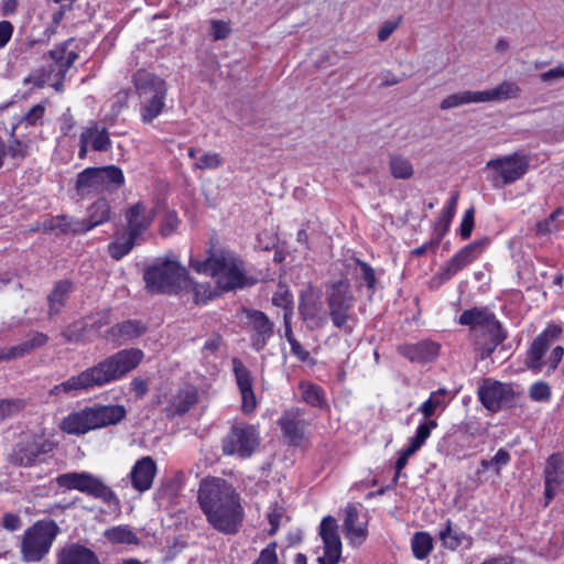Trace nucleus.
Returning a JSON list of instances; mask_svg holds the SVG:
<instances>
[{
  "label": "nucleus",
  "mask_w": 564,
  "mask_h": 564,
  "mask_svg": "<svg viewBox=\"0 0 564 564\" xmlns=\"http://www.w3.org/2000/svg\"><path fill=\"white\" fill-rule=\"evenodd\" d=\"M110 218V205L106 198H98L88 208V218L84 219L87 231Z\"/></svg>",
  "instance_id": "nucleus-36"
},
{
  "label": "nucleus",
  "mask_w": 564,
  "mask_h": 564,
  "mask_svg": "<svg viewBox=\"0 0 564 564\" xmlns=\"http://www.w3.org/2000/svg\"><path fill=\"white\" fill-rule=\"evenodd\" d=\"M273 305L282 307L284 312H292V296L285 285L279 284L272 297Z\"/></svg>",
  "instance_id": "nucleus-48"
},
{
  "label": "nucleus",
  "mask_w": 564,
  "mask_h": 564,
  "mask_svg": "<svg viewBox=\"0 0 564 564\" xmlns=\"http://www.w3.org/2000/svg\"><path fill=\"white\" fill-rule=\"evenodd\" d=\"M59 487L75 489L104 502L110 503L117 501L113 490L107 486L100 478L88 473H67L56 478Z\"/></svg>",
  "instance_id": "nucleus-10"
},
{
  "label": "nucleus",
  "mask_w": 564,
  "mask_h": 564,
  "mask_svg": "<svg viewBox=\"0 0 564 564\" xmlns=\"http://www.w3.org/2000/svg\"><path fill=\"white\" fill-rule=\"evenodd\" d=\"M300 389L302 392V399L307 404L315 408H324L326 405L323 390L318 386L308 382H302L300 384Z\"/></svg>",
  "instance_id": "nucleus-38"
},
{
  "label": "nucleus",
  "mask_w": 564,
  "mask_h": 564,
  "mask_svg": "<svg viewBox=\"0 0 564 564\" xmlns=\"http://www.w3.org/2000/svg\"><path fill=\"white\" fill-rule=\"evenodd\" d=\"M106 538L112 543H126L135 544L138 543V536L134 532L127 528L115 527L106 531Z\"/></svg>",
  "instance_id": "nucleus-44"
},
{
  "label": "nucleus",
  "mask_w": 564,
  "mask_h": 564,
  "mask_svg": "<svg viewBox=\"0 0 564 564\" xmlns=\"http://www.w3.org/2000/svg\"><path fill=\"white\" fill-rule=\"evenodd\" d=\"M35 346V337L30 338L28 341L0 350V362L4 360L15 359L24 356Z\"/></svg>",
  "instance_id": "nucleus-46"
},
{
  "label": "nucleus",
  "mask_w": 564,
  "mask_h": 564,
  "mask_svg": "<svg viewBox=\"0 0 564 564\" xmlns=\"http://www.w3.org/2000/svg\"><path fill=\"white\" fill-rule=\"evenodd\" d=\"M145 326L141 322L129 319L111 326L107 330L105 337L122 345L142 336L145 333Z\"/></svg>",
  "instance_id": "nucleus-24"
},
{
  "label": "nucleus",
  "mask_w": 564,
  "mask_h": 564,
  "mask_svg": "<svg viewBox=\"0 0 564 564\" xmlns=\"http://www.w3.org/2000/svg\"><path fill=\"white\" fill-rule=\"evenodd\" d=\"M180 220L176 212L167 210L161 224L160 232L163 237L174 234L178 227Z\"/></svg>",
  "instance_id": "nucleus-50"
},
{
  "label": "nucleus",
  "mask_w": 564,
  "mask_h": 564,
  "mask_svg": "<svg viewBox=\"0 0 564 564\" xmlns=\"http://www.w3.org/2000/svg\"><path fill=\"white\" fill-rule=\"evenodd\" d=\"M231 32L230 24L223 20H213L210 22V34L214 41L225 40Z\"/></svg>",
  "instance_id": "nucleus-53"
},
{
  "label": "nucleus",
  "mask_w": 564,
  "mask_h": 564,
  "mask_svg": "<svg viewBox=\"0 0 564 564\" xmlns=\"http://www.w3.org/2000/svg\"><path fill=\"white\" fill-rule=\"evenodd\" d=\"M43 229L56 235H78L87 231L84 219H75L66 215L52 217L43 223Z\"/></svg>",
  "instance_id": "nucleus-26"
},
{
  "label": "nucleus",
  "mask_w": 564,
  "mask_h": 564,
  "mask_svg": "<svg viewBox=\"0 0 564 564\" xmlns=\"http://www.w3.org/2000/svg\"><path fill=\"white\" fill-rule=\"evenodd\" d=\"M520 87L512 82L505 80L499 86L484 91H458L445 97L440 108L448 110L468 104H479L489 101H500L517 98L520 95Z\"/></svg>",
  "instance_id": "nucleus-8"
},
{
  "label": "nucleus",
  "mask_w": 564,
  "mask_h": 564,
  "mask_svg": "<svg viewBox=\"0 0 564 564\" xmlns=\"http://www.w3.org/2000/svg\"><path fill=\"white\" fill-rule=\"evenodd\" d=\"M50 56L55 63V66L53 67L52 72H56V76H58V79L53 84V87L57 91H59L63 87V78L65 73L73 65L78 55L74 52H69L67 56H65V50L63 47H59L56 50H52L50 52Z\"/></svg>",
  "instance_id": "nucleus-34"
},
{
  "label": "nucleus",
  "mask_w": 564,
  "mask_h": 564,
  "mask_svg": "<svg viewBox=\"0 0 564 564\" xmlns=\"http://www.w3.org/2000/svg\"><path fill=\"white\" fill-rule=\"evenodd\" d=\"M57 564H100V562L90 549L72 543L61 550Z\"/></svg>",
  "instance_id": "nucleus-25"
},
{
  "label": "nucleus",
  "mask_w": 564,
  "mask_h": 564,
  "mask_svg": "<svg viewBox=\"0 0 564 564\" xmlns=\"http://www.w3.org/2000/svg\"><path fill=\"white\" fill-rule=\"evenodd\" d=\"M59 529L53 520L37 521V561L50 550Z\"/></svg>",
  "instance_id": "nucleus-32"
},
{
  "label": "nucleus",
  "mask_w": 564,
  "mask_h": 564,
  "mask_svg": "<svg viewBox=\"0 0 564 564\" xmlns=\"http://www.w3.org/2000/svg\"><path fill=\"white\" fill-rule=\"evenodd\" d=\"M561 327L550 325L541 335H539L531 344L528 351L525 365L533 371H540L542 368V358L549 349L551 343L561 335Z\"/></svg>",
  "instance_id": "nucleus-15"
},
{
  "label": "nucleus",
  "mask_w": 564,
  "mask_h": 564,
  "mask_svg": "<svg viewBox=\"0 0 564 564\" xmlns=\"http://www.w3.org/2000/svg\"><path fill=\"white\" fill-rule=\"evenodd\" d=\"M389 170L394 178L400 180H409L414 173V169L410 160L401 154L389 155Z\"/></svg>",
  "instance_id": "nucleus-37"
},
{
  "label": "nucleus",
  "mask_w": 564,
  "mask_h": 564,
  "mask_svg": "<svg viewBox=\"0 0 564 564\" xmlns=\"http://www.w3.org/2000/svg\"><path fill=\"white\" fill-rule=\"evenodd\" d=\"M13 25L10 21H0V50L3 48L12 37Z\"/></svg>",
  "instance_id": "nucleus-63"
},
{
  "label": "nucleus",
  "mask_w": 564,
  "mask_h": 564,
  "mask_svg": "<svg viewBox=\"0 0 564 564\" xmlns=\"http://www.w3.org/2000/svg\"><path fill=\"white\" fill-rule=\"evenodd\" d=\"M198 401V392L194 387H186L178 390L170 399L169 405L163 409L166 417H174L175 415H184Z\"/></svg>",
  "instance_id": "nucleus-19"
},
{
  "label": "nucleus",
  "mask_w": 564,
  "mask_h": 564,
  "mask_svg": "<svg viewBox=\"0 0 564 564\" xmlns=\"http://www.w3.org/2000/svg\"><path fill=\"white\" fill-rule=\"evenodd\" d=\"M458 200V193H454L449 199L447 208L440 216L436 225H435V234L440 237H444L449 228V224L452 218L454 217L456 205Z\"/></svg>",
  "instance_id": "nucleus-41"
},
{
  "label": "nucleus",
  "mask_w": 564,
  "mask_h": 564,
  "mask_svg": "<svg viewBox=\"0 0 564 564\" xmlns=\"http://www.w3.org/2000/svg\"><path fill=\"white\" fill-rule=\"evenodd\" d=\"M345 520L343 523V529L345 536L351 542V543H360L365 540L367 535V528L366 523H358L359 520V511L358 509L349 505L345 509Z\"/></svg>",
  "instance_id": "nucleus-28"
},
{
  "label": "nucleus",
  "mask_w": 564,
  "mask_h": 564,
  "mask_svg": "<svg viewBox=\"0 0 564 564\" xmlns=\"http://www.w3.org/2000/svg\"><path fill=\"white\" fill-rule=\"evenodd\" d=\"M462 325H469L476 338V354L478 360H486L501 344L507 334L492 313L486 308L466 310L459 316Z\"/></svg>",
  "instance_id": "nucleus-3"
},
{
  "label": "nucleus",
  "mask_w": 564,
  "mask_h": 564,
  "mask_svg": "<svg viewBox=\"0 0 564 564\" xmlns=\"http://www.w3.org/2000/svg\"><path fill=\"white\" fill-rule=\"evenodd\" d=\"M299 311L310 329L321 328L326 322L327 312L324 311L321 301L312 292L302 295Z\"/></svg>",
  "instance_id": "nucleus-17"
},
{
  "label": "nucleus",
  "mask_w": 564,
  "mask_h": 564,
  "mask_svg": "<svg viewBox=\"0 0 564 564\" xmlns=\"http://www.w3.org/2000/svg\"><path fill=\"white\" fill-rule=\"evenodd\" d=\"M134 243L135 239L131 236H122L109 245V253L113 259L120 260L130 252Z\"/></svg>",
  "instance_id": "nucleus-45"
},
{
  "label": "nucleus",
  "mask_w": 564,
  "mask_h": 564,
  "mask_svg": "<svg viewBox=\"0 0 564 564\" xmlns=\"http://www.w3.org/2000/svg\"><path fill=\"white\" fill-rule=\"evenodd\" d=\"M325 302L327 314L336 328L346 333L351 332L348 323L354 317V307L356 303L350 283L348 280L333 281L326 284Z\"/></svg>",
  "instance_id": "nucleus-6"
},
{
  "label": "nucleus",
  "mask_w": 564,
  "mask_h": 564,
  "mask_svg": "<svg viewBox=\"0 0 564 564\" xmlns=\"http://www.w3.org/2000/svg\"><path fill=\"white\" fill-rule=\"evenodd\" d=\"M529 395L532 400L538 402L549 401L551 398V388L544 381L533 383L529 390Z\"/></svg>",
  "instance_id": "nucleus-49"
},
{
  "label": "nucleus",
  "mask_w": 564,
  "mask_h": 564,
  "mask_svg": "<svg viewBox=\"0 0 564 564\" xmlns=\"http://www.w3.org/2000/svg\"><path fill=\"white\" fill-rule=\"evenodd\" d=\"M144 354L139 348H124L85 369L76 376L73 384L93 389L124 378L143 360Z\"/></svg>",
  "instance_id": "nucleus-2"
},
{
  "label": "nucleus",
  "mask_w": 564,
  "mask_h": 564,
  "mask_svg": "<svg viewBox=\"0 0 564 564\" xmlns=\"http://www.w3.org/2000/svg\"><path fill=\"white\" fill-rule=\"evenodd\" d=\"M437 423L434 420H430L417 427L415 436L411 440L413 443L422 446L426 438L430 436L432 429H435Z\"/></svg>",
  "instance_id": "nucleus-54"
},
{
  "label": "nucleus",
  "mask_w": 564,
  "mask_h": 564,
  "mask_svg": "<svg viewBox=\"0 0 564 564\" xmlns=\"http://www.w3.org/2000/svg\"><path fill=\"white\" fill-rule=\"evenodd\" d=\"M166 85L165 80L155 74L139 69L133 75V84L140 99H149L156 95V86Z\"/></svg>",
  "instance_id": "nucleus-31"
},
{
  "label": "nucleus",
  "mask_w": 564,
  "mask_h": 564,
  "mask_svg": "<svg viewBox=\"0 0 564 564\" xmlns=\"http://www.w3.org/2000/svg\"><path fill=\"white\" fill-rule=\"evenodd\" d=\"M197 499L208 522L219 532L235 534L243 520L239 495L225 479L206 477L200 480Z\"/></svg>",
  "instance_id": "nucleus-1"
},
{
  "label": "nucleus",
  "mask_w": 564,
  "mask_h": 564,
  "mask_svg": "<svg viewBox=\"0 0 564 564\" xmlns=\"http://www.w3.org/2000/svg\"><path fill=\"white\" fill-rule=\"evenodd\" d=\"M21 553L23 561L34 562L35 561V523L29 527L23 535L21 542Z\"/></svg>",
  "instance_id": "nucleus-43"
},
{
  "label": "nucleus",
  "mask_w": 564,
  "mask_h": 564,
  "mask_svg": "<svg viewBox=\"0 0 564 564\" xmlns=\"http://www.w3.org/2000/svg\"><path fill=\"white\" fill-rule=\"evenodd\" d=\"M90 321V328L99 330L101 327L110 324V310H104L93 314L88 317Z\"/></svg>",
  "instance_id": "nucleus-56"
},
{
  "label": "nucleus",
  "mask_w": 564,
  "mask_h": 564,
  "mask_svg": "<svg viewBox=\"0 0 564 564\" xmlns=\"http://www.w3.org/2000/svg\"><path fill=\"white\" fill-rule=\"evenodd\" d=\"M123 183V172L116 165L87 167L77 175L75 191L84 196L91 192L118 189Z\"/></svg>",
  "instance_id": "nucleus-7"
},
{
  "label": "nucleus",
  "mask_w": 564,
  "mask_h": 564,
  "mask_svg": "<svg viewBox=\"0 0 564 564\" xmlns=\"http://www.w3.org/2000/svg\"><path fill=\"white\" fill-rule=\"evenodd\" d=\"M474 208H469L465 212L462 225H460V236L463 239H468L471 235L474 228Z\"/></svg>",
  "instance_id": "nucleus-58"
},
{
  "label": "nucleus",
  "mask_w": 564,
  "mask_h": 564,
  "mask_svg": "<svg viewBox=\"0 0 564 564\" xmlns=\"http://www.w3.org/2000/svg\"><path fill=\"white\" fill-rule=\"evenodd\" d=\"M197 272L210 274L223 291L242 288L246 281L241 261L230 253H218L204 261L192 262Z\"/></svg>",
  "instance_id": "nucleus-5"
},
{
  "label": "nucleus",
  "mask_w": 564,
  "mask_h": 564,
  "mask_svg": "<svg viewBox=\"0 0 564 564\" xmlns=\"http://www.w3.org/2000/svg\"><path fill=\"white\" fill-rule=\"evenodd\" d=\"M24 408V401L21 399H1L0 400V422L19 413Z\"/></svg>",
  "instance_id": "nucleus-47"
},
{
  "label": "nucleus",
  "mask_w": 564,
  "mask_h": 564,
  "mask_svg": "<svg viewBox=\"0 0 564 564\" xmlns=\"http://www.w3.org/2000/svg\"><path fill=\"white\" fill-rule=\"evenodd\" d=\"M401 20H402V17H398V19L394 20V21H386V22H383V24L380 26V29L378 31V40L380 42L387 41L390 37V35L400 25Z\"/></svg>",
  "instance_id": "nucleus-57"
},
{
  "label": "nucleus",
  "mask_w": 564,
  "mask_h": 564,
  "mask_svg": "<svg viewBox=\"0 0 564 564\" xmlns=\"http://www.w3.org/2000/svg\"><path fill=\"white\" fill-rule=\"evenodd\" d=\"M83 132L89 133V142L94 151H107L110 148L111 141L106 128L99 130L98 127L94 124Z\"/></svg>",
  "instance_id": "nucleus-39"
},
{
  "label": "nucleus",
  "mask_w": 564,
  "mask_h": 564,
  "mask_svg": "<svg viewBox=\"0 0 564 564\" xmlns=\"http://www.w3.org/2000/svg\"><path fill=\"white\" fill-rule=\"evenodd\" d=\"M96 429L119 423L126 417V408L121 404L99 405L91 408Z\"/></svg>",
  "instance_id": "nucleus-30"
},
{
  "label": "nucleus",
  "mask_w": 564,
  "mask_h": 564,
  "mask_svg": "<svg viewBox=\"0 0 564 564\" xmlns=\"http://www.w3.org/2000/svg\"><path fill=\"white\" fill-rule=\"evenodd\" d=\"M487 167L494 170L503 184H510L520 180L529 170V159L518 152L492 159L487 162Z\"/></svg>",
  "instance_id": "nucleus-11"
},
{
  "label": "nucleus",
  "mask_w": 564,
  "mask_h": 564,
  "mask_svg": "<svg viewBox=\"0 0 564 564\" xmlns=\"http://www.w3.org/2000/svg\"><path fill=\"white\" fill-rule=\"evenodd\" d=\"M245 314L252 323V328L256 332L252 346L257 351H260L265 346L268 338L273 335V324L261 311L245 310Z\"/></svg>",
  "instance_id": "nucleus-22"
},
{
  "label": "nucleus",
  "mask_w": 564,
  "mask_h": 564,
  "mask_svg": "<svg viewBox=\"0 0 564 564\" xmlns=\"http://www.w3.org/2000/svg\"><path fill=\"white\" fill-rule=\"evenodd\" d=\"M306 421L299 409L288 411L280 420V426L284 436L292 445H300L305 436Z\"/></svg>",
  "instance_id": "nucleus-20"
},
{
  "label": "nucleus",
  "mask_w": 564,
  "mask_h": 564,
  "mask_svg": "<svg viewBox=\"0 0 564 564\" xmlns=\"http://www.w3.org/2000/svg\"><path fill=\"white\" fill-rule=\"evenodd\" d=\"M154 217V209L148 210L147 206L142 202L135 203L126 212V220L128 225L127 235L137 240V238L151 226Z\"/></svg>",
  "instance_id": "nucleus-16"
},
{
  "label": "nucleus",
  "mask_w": 564,
  "mask_h": 564,
  "mask_svg": "<svg viewBox=\"0 0 564 564\" xmlns=\"http://www.w3.org/2000/svg\"><path fill=\"white\" fill-rule=\"evenodd\" d=\"M562 78H564V65H558L540 75L543 83H555Z\"/></svg>",
  "instance_id": "nucleus-62"
},
{
  "label": "nucleus",
  "mask_w": 564,
  "mask_h": 564,
  "mask_svg": "<svg viewBox=\"0 0 564 564\" xmlns=\"http://www.w3.org/2000/svg\"><path fill=\"white\" fill-rule=\"evenodd\" d=\"M562 465L563 459L560 454H552L544 469L545 482H551L555 485H561L562 482Z\"/></svg>",
  "instance_id": "nucleus-40"
},
{
  "label": "nucleus",
  "mask_w": 564,
  "mask_h": 564,
  "mask_svg": "<svg viewBox=\"0 0 564 564\" xmlns=\"http://www.w3.org/2000/svg\"><path fill=\"white\" fill-rule=\"evenodd\" d=\"M76 380V376L70 377L66 381L62 382L61 384L55 386L53 389H51V394H58L61 391L68 393L72 391H79V390H87L86 387H79L77 384H73L72 381Z\"/></svg>",
  "instance_id": "nucleus-60"
},
{
  "label": "nucleus",
  "mask_w": 564,
  "mask_h": 564,
  "mask_svg": "<svg viewBox=\"0 0 564 564\" xmlns=\"http://www.w3.org/2000/svg\"><path fill=\"white\" fill-rule=\"evenodd\" d=\"M74 286L68 280H61L55 283L53 290L47 294V318L50 321L57 316L65 306L66 301Z\"/></svg>",
  "instance_id": "nucleus-27"
},
{
  "label": "nucleus",
  "mask_w": 564,
  "mask_h": 564,
  "mask_svg": "<svg viewBox=\"0 0 564 564\" xmlns=\"http://www.w3.org/2000/svg\"><path fill=\"white\" fill-rule=\"evenodd\" d=\"M260 444V437L253 425L236 423L221 441V451L227 456L250 457Z\"/></svg>",
  "instance_id": "nucleus-9"
},
{
  "label": "nucleus",
  "mask_w": 564,
  "mask_h": 564,
  "mask_svg": "<svg viewBox=\"0 0 564 564\" xmlns=\"http://www.w3.org/2000/svg\"><path fill=\"white\" fill-rule=\"evenodd\" d=\"M231 364L237 386L241 393V410L245 414H250L257 406V399L252 389V378L250 371L237 357L231 359Z\"/></svg>",
  "instance_id": "nucleus-14"
},
{
  "label": "nucleus",
  "mask_w": 564,
  "mask_h": 564,
  "mask_svg": "<svg viewBox=\"0 0 564 564\" xmlns=\"http://www.w3.org/2000/svg\"><path fill=\"white\" fill-rule=\"evenodd\" d=\"M479 399L485 408L496 412L513 401V390L507 383L486 379L479 388Z\"/></svg>",
  "instance_id": "nucleus-13"
},
{
  "label": "nucleus",
  "mask_w": 564,
  "mask_h": 564,
  "mask_svg": "<svg viewBox=\"0 0 564 564\" xmlns=\"http://www.w3.org/2000/svg\"><path fill=\"white\" fill-rule=\"evenodd\" d=\"M432 538L426 532H416L412 539V551L416 558L423 560L432 551Z\"/></svg>",
  "instance_id": "nucleus-42"
},
{
  "label": "nucleus",
  "mask_w": 564,
  "mask_h": 564,
  "mask_svg": "<svg viewBox=\"0 0 564 564\" xmlns=\"http://www.w3.org/2000/svg\"><path fill=\"white\" fill-rule=\"evenodd\" d=\"M155 474L156 464L152 457H142L135 463L130 474L133 488L141 492L150 489Z\"/></svg>",
  "instance_id": "nucleus-21"
},
{
  "label": "nucleus",
  "mask_w": 564,
  "mask_h": 564,
  "mask_svg": "<svg viewBox=\"0 0 564 564\" xmlns=\"http://www.w3.org/2000/svg\"><path fill=\"white\" fill-rule=\"evenodd\" d=\"M275 549L276 543H270L265 549L261 551L258 560L253 564H278Z\"/></svg>",
  "instance_id": "nucleus-55"
},
{
  "label": "nucleus",
  "mask_w": 564,
  "mask_h": 564,
  "mask_svg": "<svg viewBox=\"0 0 564 564\" xmlns=\"http://www.w3.org/2000/svg\"><path fill=\"white\" fill-rule=\"evenodd\" d=\"M61 429L68 434L76 435L85 434L90 430H96L91 408H86L66 416L61 423Z\"/></svg>",
  "instance_id": "nucleus-23"
},
{
  "label": "nucleus",
  "mask_w": 564,
  "mask_h": 564,
  "mask_svg": "<svg viewBox=\"0 0 564 564\" xmlns=\"http://www.w3.org/2000/svg\"><path fill=\"white\" fill-rule=\"evenodd\" d=\"M131 389L138 399H142L149 390L148 382L142 378H133L131 381Z\"/></svg>",
  "instance_id": "nucleus-64"
},
{
  "label": "nucleus",
  "mask_w": 564,
  "mask_h": 564,
  "mask_svg": "<svg viewBox=\"0 0 564 564\" xmlns=\"http://www.w3.org/2000/svg\"><path fill=\"white\" fill-rule=\"evenodd\" d=\"M438 344L430 340H423L414 345L399 347V351L412 361L425 362L438 355Z\"/></svg>",
  "instance_id": "nucleus-29"
},
{
  "label": "nucleus",
  "mask_w": 564,
  "mask_h": 564,
  "mask_svg": "<svg viewBox=\"0 0 564 564\" xmlns=\"http://www.w3.org/2000/svg\"><path fill=\"white\" fill-rule=\"evenodd\" d=\"M358 264L361 269V276L366 281L367 286L373 290L377 282L373 269L368 263L360 260H358Z\"/></svg>",
  "instance_id": "nucleus-61"
},
{
  "label": "nucleus",
  "mask_w": 564,
  "mask_h": 564,
  "mask_svg": "<svg viewBox=\"0 0 564 564\" xmlns=\"http://www.w3.org/2000/svg\"><path fill=\"white\" fill-rule=\"evenodd\" d=\"M284 516V511L282 508L280 507H275L269 514H268V520H269V523H270V529L268 531V533L270 535H273L279 527H280V523H281V520Z\"/></svg>",
  "instance_id": "nucleus-59"
},
{
  "label": "nucleus",
  "mask_w": 564,
  "mask_h": 564,
  "mask_svg": "<svg viewBox=\"0 0 564 564\" xmlns=\"http://www.w3.org/2000/svg\"><path fill=\"white\" fill-rule=\"evenodd\" d=\"M84 335H85V325H83L79 322H75L73 324H69L62 332V336L68 343H78L79 340H82Z\"/></svg>",
  "instance_id": "nucleus-52"
},
{
  "label": "nucleus",
  "mask_w": 564,
  "mask_h": 564,
  "mask_svg": "<svg viewBox=\"0 0 564 564\" xmlns=\"http://www.w3.org/2000/svg\"><path fill=\"white\" fill-rule=\"evenodd\" d=\"M221 164V158L218 153H204L195 162L194 166L197 170H213L219 167Z\"/></svg>",
  "instance_id": "nucleus-51"
},
{
  "label": "nucleus",
  "mask_w": 564,
  "mask_h": 564,
  "mask_svg": "<svg viewBox=\"0 0 564 564\" xmlns=\"http://www.w3.org/2000/svg\"><path fill=\"white\" fill-rule=\"evenodd\" d=\"M11 463L20 466H29L35 462V438L33 436L15 444L11 454Z\"/></svg>",
  "instance_id": "nucleus-35"
},
{
  "label": "nucleus",
  "mask_w": 564,
  "mask_h": 564,
  "mask_svg": "<svg viewBox=\"0 0 564 564\" xmlns=\"http://www.w3.org/2000/svg\"><path fill=\"white\" fill-rule=\"evenodd\" d=\"M156 95L150 97L149 99H141L142 105V121L148 123L151 122L154 118H156L163 110L164 99L166 97L167 87L166 85H161L155 87Z\"/></svg>",
  "instance_id": "nucleus-33"
},
{
  "label": "nucleus",
  "mask_w": 564,
  "mask_h": 564,
  "mask_svg": "<svg viewBox=\"0 0 564 564\" xmlns=\"http://www.w3.org/2000/svg\"><path fill=\"white\" fill-rule=\"evenodd\" d=\"M143 279L152 293H177L189 284L186 269L170 259L158 260L148 267Z\"/></svg>",
  "instance_id": "nucleus-4"
},
{
  "label": "nucleus",
  "mask_w": 564,
  "mask_h": 564,
  "mask_svg": "<svg viewBox=\"0 0 564 564\" xmlns=\"http://www.w3.org/2000/svg\"><path fill=\"white\" fill-rule=\"evenodd\" d=\"M484 246L482 241H475L464 247L456 253L441 271L440 276L442 280H448L463 268L471 263Z\"/></svg>",
  "instance_id": "nucleus-18"
},
{
  "label": "nucleus",
  "mask_w": 564,
  "mask_h": 564,
  "mask_svg": "<svg viewBox=\"0 0 564 564\" xmlns=\"http://www.w3.org/2000/svg\"><path fill=\"white\" fill-rule=\"evenodd\" d=\"M319 534L324 543V555L318 557V563L337 564L341 556V541L338 534V525L332 516L322 520Z\"/></svg>",
  "instance_id": "nucleus-12"
}]
</instances>
